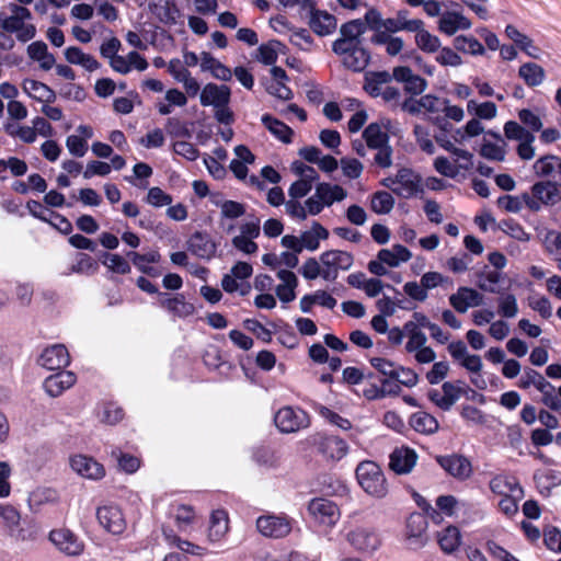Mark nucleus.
I'll list each match as a JSON object with an SVG mask.
<instances>
[{
	"mask_svg": "<svg viewBox=\"0 0 561 561\" xmlns=\"http://www.w3.org/2000/svg\"><path fill=\"white\" fill-rule=\"evenodd\" d=\"M300 274L308 280H313L318 277L323 278V267L321 260L309 257L300 267Z\"/></svg>",
	"mask_w": 561,
	"mask_h": 561,
	"instance_id": "obj_59",
	"label": "nucleus"
},
{
	"mask_svg": "<svg viewBox=\"0 0 561 561\" xmlns=\"http://www.w3.org/2000/svg\"><path fill=\"white\" fill-rule=\"evenodd\" d=\"M371 366L377 369L380 374L383 376H388L392 379H399L400 374L397 369L398 367L394 365V363L382 358V357H373L370 359Z\"/></svg>",
	"mask_w": 561,
	"mask_h": 561,
	"instance_id": "obj_63",
	"label": "nucleus"
},
{
	"mask_svg": "<svg viewBox=\"0 0 561 561\" xmlns=\"http://www.w3.org/2000/svg\"><path fill=\"white\" fill-rule=\"evenodd\" d=\"M263 125L273 134L277 139L285 144L291 142L294 135L293 129L282 121L265 114L261 118Z\"/></svg>",
	"mask_w": 561,
	"mask_h": 561,
	"instance_id": "obj_42",
	"label": "nucleus"
},
{
	"mask_svg": "<svg viewBox=\"0 0 561 561\" xmlns=\"http://www.w3.org/2000/svg\"><path fill=\"white\" fill-rule=\"evenodd\" d=\"M187 249L197 257L209 260L215 256L217 245L208 233L196 231L188 239Z\"/></svg>",
	"mask_w": 561,
	"mask_h": 561,
	"instance_id": "obj_24",
	"label": "nucleus"
},
{
	"mask_svg": "<svg viewBox=\"0 0 561 561\" xmlns=\"http://www.w3.org/2000/svg\"><path fill=\"white\" fill-rule=\"evenodd\" d=\"M505 34L529 57L534 59L539 58L540 49L534 45V42L530 37L520 33L514 25L508 24L505 27Z\"/></svg>",
	"mask_w": 561,
	"mask_h": 561,
	"instance_id": "obj_34",
	"label": "nucleus"
},
{
	"mask_svg": "<svg viewBox=\"0 0 561 561\" xmlns=\"http://www.w3.org/2000/svg\"><path fill=\"white\" fill-rule=\"evenodd\" d=\"M41 536L42 529L34 520L24 523L23 525L20 524L9 534V537L14 542H35Z\"/></svg>",
	"mask_w": 561,
	"mask_h": 561,
	"instance_id": "obj_36",
	"label": "nucleus"
},
{
	"mask_svg": "<svg viewBox=\"0 0 561 561\" xmlns=\"http://www.w3.org/2000/svg\"><path fill=\"white\" fill-rule=\"evenodd\" d=\"M213 203L220 207V215L222 218L237 219L245 214V206L234 201H215Z\"/></svg>",
	"mask_w": 561,
	"mask_h": 561,
	"instance_id": "obj_50",
	"label": "nucleus"
},
{
	"mask_svg": "<svg viewBox=\"0 0 561 561\" xmlns=\"http://www.w3.org/2000/svg\"><path fill=\"white\" fill-rule=\"evenodd\" d=\"M358 484L365 493L375 497L383 499L389 492V485L382 469L375 461L364 460L355 470Z\"/></svg>",
	"mask_w": 561,
	"mask_h": 561,
	"instance_id": "obj_2",
	"label": "nucleus"
},
{
	"mask_svg": "<svg viewBox=\"0 0 561 561\" xmlns=\"http://www.w3.org/2000/svg\"><path fill=\"white\" fill-rule=\"evenodd\" d=\"M343 67L352 72L364 71L370 62V53L362 44L332 46Z\"/></svg>",
	"mask_w": 561,
	"mask_h": 561,
	"instance_id": "obj_5",
	"label": "nucleus"
},
{
	"mask_svg": "<svg viewBox=\"0 0 561 561\" xmlns=\"http://www.w3.org/2000/svg\"><path fill=\"white\" fill-rule=\"evenodd\" d=\"M423 329H427V316L419 311L413 312L411 319L403 324L404 335L408 337L404 346L407 353H412L426 344L427 336Z\"/></svg>",
	"mask_w": 561,
	"mask_h": 561,
	"instance_id": "obj_8",
	"label": "nucleus"
},
{
	"mask_svg": "<svg viewBox=\"0 0 561 561\" xmlns=\"http://www.w3.org/2000/svg\"><path fill=\"white\" fill-rule=\"evenodd\" d=\"M445 150L457 157L456 163L459 171H470L473 168V154L470 151L460 149L454 144H446Z\"/></svg>",
	"mask_w": 561,
	"mask_h": 561,
	"instance_id": "obj_51",
	"label": "nucleus"
},
{
	"mask_svg": "<svg viewBox=\"0 0 561 561\" xmlns=\"http://www.w3.org/2000/svg\"><path fill=\"white\" fill-rule=\"evenodd\" d=\"M501 279V274L496 271H484L478 274V287L483 291L499 293L497 284Z\"/></svg>",
	"mask_w": 561,
	"mask_h": 561,
	"instance_id": "obj_52",
	"label": "nucleus"
},
{
	"mask_svg": "<svg viewBox=\"0 0 561 561\" xmlns=\"http://www.w3.org/2000/svg\"><path fill=\"white\" fill-rule=\"evenodd\" d=\"M103 263L114 273L127 274L130 272L129 263L119 254L105 253Z\"/></svg>",
	"mask_w": 561,
	"mask_h": 561,
	"instance_id": "obj_62",
	"label": "nucleus"
},
{
	"mask_svg": "<svg viewBox=\"0 0 561 561\" xmlns=\"http://www.w3.org/2000/svg\"><path fill=\"white\" fill-rule=\"evenodd\" d=\"M366 32V24L360 19L348 21L341 25L340 36L332 46L362 44V35Z\"/></svg>",
	"mask_w": 561,
	"mask_h": 561,
	"instance_id": "obj_25",
	"label": "nucleus"
},
{
	"mask_svg": "<svg viewBox=\"0 0 561 561\" xmlns=\"http://www.w3.org/2000/svg\"><path fill=\"white\" fill-rule=\"evenodd\" d=\"M318 449L323 457L331 460H340L347 454L348 447L342 438L337 436H327L320 440Z\"/></svg>",
	"mask_w": 561,
	"mask_h": 561,
	"instance_id": "obj_30",
	"label": "nucleus"
},
{
	"mask_svg": "<svg viewBox=\"0 0 561 561\" xmlns=\"http://www.w3.org/2000/svg\"><path fill=\"white\" fill-rule=\"evenodd\" d=\"M127 256L140 272L156 276V271L153 267L149 266V263H157L160 261L161 255L158 251H151L145 254L131 251L127 253Z\"/></svg>",
	"mask_w": 561,
	"mask_h": 561,
	"instance_id": "obj_45",
	"label": "nucleus"
},
{
	"mask_svg": "<svg viewBox=\"0 0 561 561\" xmlns=\"http://www.w3.org/2000/svg\"><path fill=\"white\" fill-rule=\"evenodd\" d=\"M77 381L76 375L70 370H60L57 374L48 376L43 383L46 393L51 398H57L67 389L71 388Z\"/></svg>",
	"mask_w": 561,
	"mask_h": 561,
	"instance_id": "obj_22",
	"label": "nucleus"
},
{
	"mask_svg": "<svg viewBox=\"0 0 561 561\" xmlns=\"http://www.w3.org/2000/svg\"><path fill=\"white\" fill-rule=\"evenodd\" d=\"M96 518L105 531L115 536L122 535L127 527V522L121 507L114 504L98 507Z\"/></svg>",
	"mask_w": 561,
	"mask_h": 561,
	"instance_id": "obj_9",
	"label": "nucleus"
},
{
	"mask_svg": "<svg viewBox=\"0 0 561 561\" xmlns=\"http://www.w3.org/2000/svg\"><path fill=\"white\" fill-rule=\"evenodd\" d=\"M9 13L0 11V28L9 34H14L20 43L32 41L37 33L36 26L31 22L32 12L18 3L8 4Z\"/></svg>",
	"mask_w": 561,
	"mask_h": 561,
	"instance_id": "obj_1",
	"label": "nucleus"
},
{
	"mask_svg": "<svg viewBox=\"0 0 561 561\" xmlns=\"http://www.w3.org/2000/svg\"><path fill=\"white\" fill-rule=\"evenodd\" d=\"M416 461V451L410 447L401 446L390 454L389 468L397 474H408L413 470Z\"/></svg>",
	"mask_w": 561,
	"mask_h": 561,
	"instance_id": "obj_18",
	"label": "nucleus"
},
{
	"mask_svg": "<svg viewBox=\"0 0 561 561\" xmlns=\"http://www.w3.org/2000/svg\"><path fill=\"white\" fill-rule=\"evenodd\" d=\"M348 542L358 551L373 552L380 546L377 533L369 527H357L347 534Z\"/></svg>",
	"mask_w": 561,
	"mask_h": 561,
	"instance_id": "obj_16",
	"label": "nucleus"
},
{
	"mask_svg": "<svg viewBox=\"0 0 561 561\" xmlns=\"http://www.w3.org/2000/svg\"><path fill=\"white\" fill-rule=\"evenodd\" d=\"M316 197L321 201V203L329 207L334 202H341L347 196V192L337 184L330 183H319L314 190Z\"/></svg>",
	"mask_w": 561,
	"mask_h": 561,
	"instance_id": "obj_32",
	"label": "nucleus"
},
{
	"mask_svg": "<svg viewBox=\"0 0 561 561\" xmlns=\"http://www.w3.org/2000/svg\"><path fill=\"white\" fill-rule=\"evenodd\" d=\"M310 19L309 25L311 30L319 36H325L333 33L336 28V19L333 14L324 10H317L314 2L309 8Z\"/></svg>",
	"mask_w": 561,
	"mask_h": 561,
	"instance_id": "obj_26",
	"label": "nucleus"
},
{
	"mask_svg": "<svg viewBox=\"0 0 561 561\" xmlns=\"http://www.w3.org/2000/svg\"><path fill=\"white\" fill-rule=\"evenodd\" d=\"M57 499L58 494L56 490L50 488H38L30 494L28 501L32 506H41L56 502Z\"/></svg>",
	"mask_w": 561,
	"mask_h": 561,
	"instance_id": "obj_54",
	"label": "nucleus"
},
{
	"mask_svg": "<svg viewBox=\"0 0 561 561\" xmlns=\"http://www.w3.org/2000/svg\"><path fill=\"white\" fill-rule=\"evenodd\" d=\"M70 467L79 476L90 480H100L105 476L102 463L85 455L70 457Z\"/></svg>",
	"mask_w": 561,
	"mask_h": 561,
	"instance_id": "obj_17",
	"label": "nucleus"
},
{
	"mask_svg": "<svg viewBox=\"0 0 561 561\" xmlns=\"http://www.w3.org/2000/svg\"><path fill=\"white\" fill-rule=\"evenodd\" d=\"M488 134L496 138L499 140V144L484 141L480 148V154L488 160L504 161L506 156V142L504 141L500 134L492 131H489Z\"/></svg>",
	"mask_w": 561,
	"mask_h": 561,
	"instance_id": "obj_40",
	"label": "nucleus"
},
{
	"mask_svg": "<svg viewBox=\"0 0 561 561\" xmlns=\"http://www.w3.org/2000/svg\"><path fill=\"white\" fill-rule=\"evenodd\" d=\"M396 81L404 83L405 92L412 95L422 94L427 88V81L419 75L413 73L410 67L398 66L392 70Z\"/></svg>",
	"mask_w": 561,
	"mask_h": 561,
	"instance_id": "obj_20",
	"label": "nucleus"
},
{
	"mask_svg": "<svg viewBox=\"0 0 561 561\" xmlns=\"http://www.w3.org/2000/svg\"><path fill=\"white\" fill-rule=\"evenodd\" d=\"M394 207L393 196L386 191H378L371 195L370 208L379 215L389 214Z\"/></svg>",
	"mask_w": 561,
	"mask_h": 561,
	"instance_id": "obj_47",
	"label": "nucleus"
},
{
	"mask_svg": "<svg viewBox=\"0 0 561 561\" xmlns=\"http://www.w3.org/2000/svg\"><path fill=\"white\" fill-rule=\"evenodd\" d=\"M415 43L421 50L426 53H435L440 47L439 38L425 28L415 35Z\"/></svg>",
	"mask_w": 561,
	"mask_h": 561,
	"instance_id": "obj_55",
	"label": "nucleus"
},
{
	"mask_svg": "<svg viewBox=\"0 0 561 561\" xmlns=\"http://www.w3.org/2000/svg\"><path fill=\"white\" fill-rule=\"evenodd\" d=\"M518 76L527 87L535 88L542 84L546 79V71L536 62H525L519 67Z\"/></svg>",
	"mask_w": 561,
	"mask_h": 561,
	"instance_id": "obj_37",
	"label": "nucleus"
},
{
	"mask_svg": "<svg viewBox=\"0 0 561 561\" xmlns=\"http://www.w3.org/2000/svg\"><path fill=\"white\" fill-rule=\"evenodd\" d=\"M22 89L30 98L38 102L50 103L56 100V93L53 89L33 79H25L22 83Z\"/></svg>",
	"mask_w": 561,
	"mask_h": 561,
	"instance_id": "obj_31",
	"label": "nucleus"
},
{
	"mask_svg": "<svg viewBox=\"0 0 561 561\" xmlns=\"http://www.w3.org/2000/svg\"><path fill=\"white\" fill-rule=\"evenodd\" d=\"M394 194L402 198H411L422 192V181L412 169L401 168L396 174Z\"/></svg>",
	"mask_w": 561,
	"mask_h": 561,
	"instance_id": "obj_14",
	"label": "nucleus"
},
{
	"mask_svg": "<svg viewBox=\"0 0 561 561\" xmlns=\"http://www.w3.org/2000/svg\"><path fill=\"white\" fill-rule=\"evenodd\" d=\"M27 55L32 60L39 64L43 70H49L54 67L56 59L48 51L47 45L43 41H36L27 46Z\"/></svg>",
	"mask_w": 561,
	"mask_h": 561,
	"instance_id": "obj_33",
	"label": "nucleus"
},
{
	"mask_svg": "<svg viewBox=\"0 0 561 561\" xmlns=\"http://www.w3.org/2000/svg\"><path fill=\"white\" fill-rule=\"evenodd\" d=\"M368 148H378L389 144V135L378 123H370L363 131Z\"/></svg>",
	"mask_w": 561,
	"mask_h": 561,
	"instance_id": "obj_43",
	"label": "nucleus"
},
{
	"mask_svg": "<svg viewBox=\"0 0 561 561\" xmlns=\"http://www.w3.org/2000/svg\"><path fill=\"white\" fill-rule=\"evenodd\" d=\"M466 383L462 380L455 382L446 381L442 386V391L432 389L428 391V399L439 409L448 411L465 393Z\"/></svg>",
	"mask_w": 561,
	"mask_h": 561,
	"instance_id": "obj_10",
	"label": "nucleus"
},
{
	"mask_svg": "<svg viewBox=\"0 0 561 561\" xmlns=\"http://www.w3.org/2000/svg\"><path fill=\"white\" fill-rule=\"evenodd\" d=\"M282 44L278 41H271L267 44H262L257 51V59L264 65H274L277 60V47Z\"/></svg>",
	"mask_w": 561,
	"mask_h": 561,
	"instance_id": "obj_58",
	"label": "nucleus"
},
{
	"mask_svg": "<svg viewBox=\"0 0 561 561\" xmlns=\"http://www.w3.org/2000/svg\"><path fill=\"white\" fill-rule=\"evenodd\" d=\"M454 46L457 50L473 56L483 55L485 51L483 45L473 36L459 35L455 38Z\"/></svg>",
	"mask_w": 561,
	"mask_h": 561,
	"instance_id": "obj_48",
	"label": "nucleus"
},
{
	"mask_svg": "<svg viewBox=\"0 0 561 561\" xmlns=\"http://www.w3.org/2000/svg\"><path fill=\"white\" fill-rule=\"evenodd\" d=\"M436 461L448 474L457 480L465 481L472 474V465L470 460L462 455L451 454L437 456Z\"/></svg>",
	"mask_w": 561,
	"mask_h": 561,
	"instance_id": "obj_12",
	"label": "nucleus"
},
{
	"mask_svg": "<svg viewBox=\"0 0 561 561\" xmlns=\"http://www.w3.org/2000/svg\"><path fill=\"white\" fill-rule=\"evenodd\" d=\"M394 78L392 73L382 71H369L366 72L364 78V90L373 98H378L385 87L390 83Z\"/></svg>",
	"mask_w": 561,
	"mask_h": 561,
	"instance_id": "obj_29",
	"label": "nucleus"
},
{
	"mask_svg": "<svg viewBox=\"0 0 561 561\" xmlns=\"http://www.w3.org/2000/svg\"><path fill=\"white\" fill-rule=\"evenodd\" d=\"M497 312L504 318H514L518 313L516 297L512 294L500 297Z\"/></svg>",
	"mask_w": 561,
	"mask_h": 561,
	"instance_id": "obj_61",
	"label": "nucleus"
},
{
	"mask_svg": "<svg viewBox=\"0 0 561 561\" xmlns=\"http://www.w3.org/2000/svg\"><path fill=\"white\" fill-rule=\"evenodd\" d=\"M490 489L493 493L503 496L515 494L516 492H523L515 478L504 474L495 476L490 481Z\"/></svg>",
	"mask_w": 561,
	"mask_h": 561,
	"instance_id": "obj_41",
	"label": "nucleus"
},
{
	"mask_svg": "<svg viewBox=\"0 0 561 561\" xmlns=\"http://www.w3.org/2000/svg\"><path fill=\"white\" fill-rule=\"evenodd\" d=\"M534 172L540 178H552L557 186H561V158L547 154L534 163Z\"/></svg>",
	"mask_w": 561,
	"mask_h": 561,
	"instance_id": "obj_27",
	"label": "nucleus"
},
{
	"mask_svg": "<svg viewBox=\"0 0 561 561\" xmlns=\"http://www.w3.org/2000/svg\"><path fill=\"white\" fill-rule=\"evenodd\" d=\"M159 297L160 305L174 314L185 317L194 311V307L191 304H186L182 296L168 297L167 294L160 293Z\"/></svg>",
	"mask_w": 561,
	"mask_h": 561,
	"instance_id": "obj_44",
	"label": "nucleus"
},
{
	"mask_svg": "<svg viewBox=\"0 0 561 561\" xmlns=\"http://www.w3.org/2000/svg\"><path fill=\"white\" fill-rule=\"evenodd\" d=\"M504 135L510 140L522 141L534 134L517 122L508 121L504 125Z\"/></svg>",
	"mask_w": 561,
	"mask_h": 561,
	"instance_id": "obj_60",
	"label": "nucleus"
},
{
	"mask_svg": "<svg viewBox=\"0 0 561 561\" xmlns=\"http://www.w3.org/2000/svg\"><path fill=\"white\" fill-rule=\"evenodd\" d=\"M229 529L228 514L224 510H216L211 513L208 538L217 542L225 537Z\"/></svg>",
	"mask_w": 561,
	"mask_h": 561,
	"instance_id": "obj_35",
	"label": "nucleus"
},
{
	"mask_svg": "<svg viewBox=\"0 0 561 561\" xmlns=\"http://www.w3.org/2000/svg\"><path fill=\"white\" fill-rule=\"evenodd\" d=\"M308 511L313 519L325 526H333L340 518V510L331 500L318 497L310 501Z\"/></svg>",
	"mask_w": 561,
	"mask_h": 561,
	"instance_id": "obj_11",
	"label": "nucleus"
},
{
	"mask_svg": "<svg viewBox=\"0 0 561 561\" xmlns=\"http://www.w3.org/2000/svg\"><path fill=\"white\" fill-rule=\"evenodd\" d=\"M467 111L480 119H492L496 116L497 107L495 103L490 101L479 104L474 100H470L467 104Z\"/></svg>",
	"mask_w": 561,
	"mask_h": 561,
	"instance_id": "obj_49",
	"label": "nucleus"
},
{
	"mask_svg": "<svg viewBox=\"0 0 561 561\" xmlns=\"http://www.w3.org/2000/svg\"><path fill=\"white\" fill-rule=\"evenodd\" d=\"M471 22L462 13L446 11L438 21V30L446 35H454L459 30H469Z\"/></svg>",
	"mask_w": 561,
	"mask_h": 561,
	"instance_id": "obj_28",
	"label": "nucleus"
},
{
	"mask_svg": "<svg viewBox=\"0 0 561 561\" xmlns=\"http://www.w3.org/2000/svg\"><path fill=\"white\" fill-rule=\"evenodd\" d=\"M231 90L228 85L209 82L204 85L199 93V102L203 106L218 107L229 104Z\"/></svg>",
	"mask_w": 561,
	"mask_h": 561,
	"instance_id": "obj_21",
	"label": "nucleus"
},
{
	"mask_svg": "<svg viewBox=\"0 0 561 561\" xmlns=\"http://www.w3.org/2000/svg\"><path fill=\"white\" fill-rule=\"evenodd\" d=\"M38 364L48 370L62 369L70 364V355L65 345L55 344L42 352Z\"/></svg>",
	"mask_w": 561,
	"mask_h": 561,
	"instance_id": "obj_19",
	"label": "nucleus"
},
{
	"mask_svg": "<svg viewBox=\"0 0 561 561\" xmlns=\"http://www.w3.org/2000/svg\"><path fill=\"white\" fill-rule=\"evenodd\" d=\"M518 118L524 127L529 129L531 133L540 131L542 129V121L540 115L535 113L533 110L523 108L518 111Z\"/></svg>",
	"mask_w": 561,
	"mask_h": 561,
	"instance_id": "obj_56",
	"label": "nucleus"
},
{
	"mask_svg": "<svg viewBox=\"0 0 561 561\" xmlns=\"http://www.w3.org/2000/svg\"><path fill=\"white\" fill-rule=\"evenodd\" d=\"M274 423L279 432L291 434L309 427L310 416L300 408L286 405L275 413Z\"/></svg>",
	"mask_w": 561,
	"mask_h": 561,
	"instance_id": "obj_4",
	"label": "nucleus"
},
{
	"mask_svg": "<svg viewBox=\"0 0 561 561\" xmlns=\"http://www.w3.org/2000/svg\"><path fill=\"white\" fill-rule=\"evenodd\" d=\"M410 426L422 434H433L438 430V422L437 420L423 411L415 412L411 415L409 421Z\"/></svg>",
	"mask_w": 561,
	"mask_h": 561,
	"instance_id": "obj_39",
	"label": "nucleus"
},
{
	"mask_svg": "<svg viewBox=\"0 0 561 561\" xmlns=\"http://www.w3.org/2000/svg\"><path fill=\"white\" fill-rule=\"evenodd\" d=\"M149 11L164 25H174L180 18V10L173 0H149Z\"/></svg>",
	"mask_w": 561,
	"mask_h": 561,
	"instance_id": "obj_23",
	"label": "nucleus"
},
{
	"mask_svg": "<svg viewBox=\"0 0 561 561\" xmlns=\"http://www.w3.org/2000/svg\"><path fill=\"white\" fill-rule=\"evenodd\" d=\"M460 531L455 526H448L438 534V543L446 553L454 552L460 545Z\"/></svg>",
	"mask_w": 561,
	"mask_h": 561,
	"instance_id": "obj_46",
	"label": "nucleus"
},
{
	"mask_svg": "<svg viewBox=\"0 0 561 561\" xmlns=\"http://www.w3.org/2000/svg\"><path fill=\"white\" fill-rule=\"evenodd\" d=\"M525 205L533 211H539L542 205L553 206L561 201V192L551 181L537 182L531 186V195H522Z\"/></svg>",
	"mask_w": 561,
	"mask_h": 561,
	"instance_id": "obj_3",
	"label": "nucleus"
},
{
	"mask_svg": "<svg viewBox=\"0 0 561 561\" xmlns=\"http://www.w3.org/2000/svg\"><path fill=\"white\" fill-rule=\"evenodd\" d=\"M320 260L324 280H335L340 271H348L354 263L353 255L342 250H328L320 255Z\"/></svg>",
	"mask_w": 561,
	"mask_h": 561,
	"instance_id": "obj_6",
	"label": "nucleus"
},
{
	"mask_svg": "<svg viewBox=\"0 0 561 561\" xmlns=\"http://www.w3.org/2000/svg\"><path fill=\"white\" fill-rule=\"evenodd\" d=\"M48 538L59 551L67 556H79L84 548L82 540L66 528L51 530Z\"/></svg>",
	"mask_w": 561,
	"mask_h": 561,
	"instance_id": "obj_13",
	"label": "nucleus"
},
{
	"mask_svg": "<svg viewBox=\"0 0 561 561\" xmlns=\"http://www.w3.org/2000/svg\"><path fill=\"white\" fill-rule=\"evenodd\" d=\"M543 245L548 253H561V232L557 230H547L543 237Z\"/></svg>",
	"mask_w": 561,
	"mask_h": 561,
	"instance_id": "obj_64",
	"label": "nucleus"
},
{
	"mask_svg": "<svg viewBox=\"0 0 561 561\" xmlns=\"http://www.w3.org/2000/svg\"><path fill=\"white\" fill-rule=\"evenodd\" d=\"M328 238V229L317 221L312 224L309 230L304 231L300 236L304 249L309 251H316L319 248L320 240H327Z\"/></svg>",
	"mask_w": 561,
	"mask_h": 561,
	"instance_id": "obj_38",
	"label": "nucleus"
},
{
	"mask_svg": "<svg viewBox=\"0 0 561 561\" xmlns=\"http://www.w3.org/2000/svg\"><path fill=\"white\" fill-rule=\"evenodd\" d=\"M257 531L273 539L287 537L293 529V520L286 515H262L256 519Z\"/></svg>",
	"mask_w": 561,
	"mask_h": 561,
	"instance_id": "obj_7",
	"label": "nucleus"
},
{
	"mask_svg": "<svg viewBox=\"0 0 561 561\" xmlns=\"http://www.w3.org/2000/svg\"><path fill=\"white\" fill-rule=\"evenodd\" d=\"M163 535L171 545L176 546L180 550H182L185 553H191L194 556L204 554V549L202 547L194 545L187 540H182L178 536L173 535L172 530L168 531L167 529H163Z\"/></svg>",
	"mask_w": 561,
	"mask_h": 561,
	"instance_id": "obj_53",
	"label": "nucleus"
},
{
	"mask_svg": "<svg viewBox=\"0 0 561 561\" xmlns=\"http://www.w3.org/2000/svg\"><path fill=\"white\" fill-rule=\"evenodd\" d=\"M450 306L459 313H466L469 308L483 305L484 297L478 290L461 286L457 291L449 296Z\"/></svg>",
	"mask_w": 561,
	"mask_h": 561,
	"instance_id": "obj_15",
	"label": "nucleus"
},
{
	"mask_svg": "<svg viewBox=\"0 0 561 561\" xmlns=\"http://www.w3.org/2000/svg\"><path fill=\"white\" fill-rule=\"evenodd\" d=\"M111 455L117 460L118 467L127 473H134L139 468L140 461L135 456L124 454L119 449L112 450Z\"/></svg>",
	"mask_w": 561,
	"mask_h": 561,
	"instance_id": "obj_57",
	"label": "nucleus"
}]
</instances>
